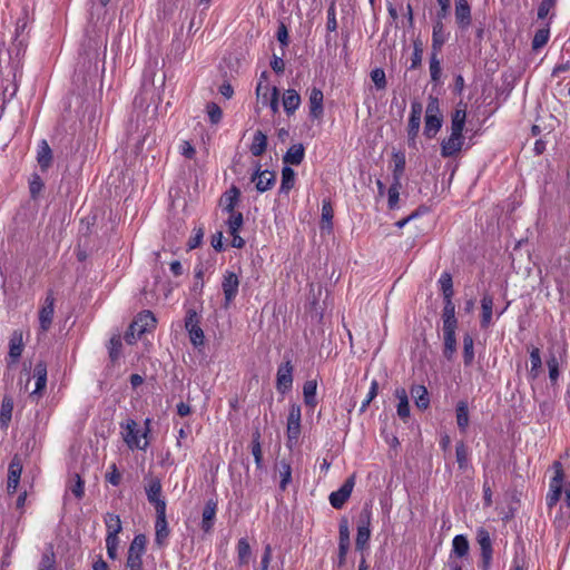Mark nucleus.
<instances>
[{
  "label": "nucleus",
  "mask_w": 570,
  "mask_h": 570,
  "mask_svg": "<svg viewBox=\"0 0 570 570\" xmlns=\"http://www.w3.org/2000/svg\"><path fill=\"white\" fill-rule=\"evenodd\" d=\"M553 476L549 483V491L546 497L547 505L552 509L560 501L562 493L566 497V505L561 507L562 517L559 521V527H562L570 520V483L564 482V473L562 464L556 461L552 464Z\"/></svg>",
  "instance_id": "nucleus-1"
},
{
  "label": "nucleus",
  "mask_w": 570,
  "mask_h": 570,
  "mask_svg": "<svg viewBox=\"0 0 570 570\" xmlns=\"http://www.w3.org/2000/svg\"><path fill=\"white\" fill-rule=\"evenodd\" d=\"M442 333H443V355L449 361L453 358L456 352V338H455V330L458 326V321L455 317V306L452 302V298H444V307L442 313Z\"/></svg>",
  "instance_id": "nucleus-2"
},
{
  "label": "nucleus",
  "mask_w": 570,
  "mask_h": 570,
  "mask_svg": "<svg viewBox=\"0 0 570 570\" xmlns=\"http://www.w3.org/2000/svg\"><path fill=\"white\" fill-rule=\"evenodd\" d=\"M451 129L450 137L441 144V155L443 157H451L461 150L463 144V115H461L460 109H456L453 116Z\"/></svg>",
  "instance_id": "nucleus-3"
},
{
  "label": "nucleus",
  "mask_w": 570,
  "mask_h": 570,
  "mask_svg": "<svg viewBox=\"0 0 570 570\" xmlns=\"http://www.w3.org/2000/svg\"><path fill=\"white\" fill-rule=\"evenodd\" d=\"M149 423H150V420L147 419L145 421L146 429L142 433H140V431L138 429V424L134 419H128V420H126L125 423L120 424V426L122 429L124 441L130 450H135V449L146 450L147 449L148 442L145 441L141 444L140 441H141V439L147 438V434L149 432Z\"/></svg>",
  "instance_id": "nucleus-4"
},
{
  "label": "nucleus",
  "mask_w": 570,
  "mask_h": 570,
  "mask_svg": "<svg viewBox=\"0 0 570 570\" xmlns=\"http://www.w3.org/2000/svg\"><path fill=\"white\" fill-rule=\"evenodd\" d=\"M147 538L136 534L129 546L126 567L128 570H144L142 556L146 552Z\"/></svg>",
  "instance_id": "nucleus-5"
},
{
  "label": "nucleus",
  "mask_w": 570,
  "mask_h": 570,
  "mask_svg": "<svg viewBox=\"0 0 570 570\" xmlns=\"http://www.w3.org/2000/svg\"><path fill=\"white\" fill-rule=\"evenodd\" d=\"M442 126V115L440 112L439 99L430 96L425 110L424 135L428 138L434 137Z\"/></svg>",
  "instance_id": "nucleus-6"
},
{
  "label": "nucleus",
  "mask_w": 570,
  "mask_h": 570,
  "mask_svg": "<svg viewBox=\"0 0 570 570\" xmlns=\"http://www.w3.org/2000/svg\"><path fill=\"white\" fill-rule=\"evenodd\" d=\"M302 409L298 404H291L288 409L287 423H286V436L287 446L292 448L298 442L301 436L302 426Z\"/></svg>",
  "instance_id": "nucleus-7"
},
{
  "label": "nucleus",
  "mask_w": 570,
  "mask_h": 570,
  "mask_svg": "<svg viewBox=\"0 0 570 570\" xmlns=\"http://www.w3.org/2000/svg\"><path fill=\"white\" fill-rule=\"evenodd\" d=\"M185 328L188 332L190 343L194 347L199 348L204 346L205 334L200 327V317L194 309H188L185 318Z\"/></svg>",
  "instance_id": "nucleus-8"
},
{
  "label": "nucleus",
  "mask_w": 570,
  "mask_h": 570,
  "mask_svg": "<svg viewBox=\"0 0 570 570\" xmlns=\"http://www.w3.org/2000/svg\"><path fill=\"white\" fill-rule=\"evenodd\" d=\"M55 303L56 298L53 295V291L49 289L47 295L41 304L39 309L38 318H39V327L42 333L49 331L52 325L53 315H55Z\"/></svg>",
  "instance_id": "nucleus-9"
},
{
  "label": "nucleus",
  "mask_w": 570,
  "mask_h": 570,
  "mask_svg": "<svg viewBox=\"0 0 570 570\" xmlns=\"http://www.w3.org/2000/svg\"><path fill=\"white\" fill-rule=\"evenodd\" d=\"M239 288V278L236 273L225 271L222 279V291L224 294V307L228 308L235 301Z\"/></svg>",
  "instance_id": "nucleus-10"
},
{
  "label": "nucleus",
  "mask_w": 570,
  "mask_h": 570,
  "mask_svg": "<svg viewBox=\"0 0 570 570\" xmlns=\"http://www.w3.org/2000/svg\"><path fill=\"white\" fill-rule=\"evenodd\" d=\"M355 485V474L348 476L338 490L333 491L330 497V503L334 509H342L350 499Z\"/></svg>",
  "instance_id": "nucleus-11"
},
{
  "label": "nucleus",
  "mask_w": 570,
  "mask_h": 570,
  "mask_svg": "<svg viewBox=\"0 0 570 570\" xmlns=\"http://www.w3.org/2000/svg\"><path fill=\"white\" fill-rule=\"evenodd\" d=\"M261 167V164L256 163L255 171L253 173L250 180L255 184L257 191L265 193L275 185L276 174L268 169L262 170Z\"/></svg>",
  "instance_id": "nucleus-12"
},
{
  "label": "nucleus",
  "mask_w": 570,
  "mask_h": 570,
  "mask_svg": "<svg viewBox=\"0 0 570 570\" xmlns=\"http://www.w3.org/2000/svg\"><path fill=\"white\" fill-rule=\"evenodd\" d=\"M146 495L148 501L154 505L156 513L166 512V501L161 495V482L158 478H154L146 487Z\"/></svg>",
  "instance_id": "nucleus-13"
},
{
  "label": "nucleus",
  "mask_w": 570,
  "mask_h": 570,
  "mask_svg": "<svg viewBox=\"0 0 570 570\" xmlns=\"http://www.w3.org/2000/svg\"><path fill=\"white\" fill-rule=\"evenodd\" d=\"M24 348L23 333L21 330H16L9 340V353L7 364L9 367L16 365L22 355Z\"/></svg>",
  "instance_id": "nucleus-14"
},
{
  "label": "nucleus",
  "mask_w": 570,
  "mask_h": 570,
  "mask_svg": "<svg viewBox=\"0 0 570 570\" xmlns=\"http://www.w3.org/2000/svg\"><path fill=\"white\" fill-rule=\"evenodd\" d=\"M293 365L291 361L282 363L277 368L276 389L281 393H286L292 389L293 384Z\"/></svg>",
  "instance_id": "nucleus-15"
},
{
  "label": "nucleus",
  "mask_w": 570,
  "mask_h": 570,
  "mask_svg": "<svg viewBox=\"0 0 570 570\" xmlns=\"http://www.w3.org/2000/svg\"><path fill=\"white\" fill-rule=\"evenodd\" d=\"M156 317L150 311L140 312L130 324V330L136 331L138 336L156 327Z\"/></svg>",
  "instance_id": "nucleus-16"
},
{
  "label": "nucleus",
  "mask_w": 570,
  "mask_h": 570,
  "mask_svg": "<svg viewBox=\"0 0 570 570\" xmlns=\"http://www.w3.org/2000/svg\"><path fill=\"white\" fill-rule=\"evenodd\" d=\"M463 567V534H458L453 539V550L445 564L446 570H462Z\"/></svg>",
  "instance_id": "nucleus-17"
},
{
  "label": "nucleus",
  "mask_w": 570,
  "mask_h": 570,
  "mask_svg": "<svg viewBox=\"0 0 570 570\" xmlns=\"http://www.w3.org/2000/svg\"><path fill=\"white\" fill-rule=\"evenodd\" d=\"M476 540L481 549L482 569L488 570L492 559V542L489 532L484 529H479Z\"/></svg>",
  "instance_id": "nucleus-18"
},
{
  "label": "nucleus",
  "mask_w": 570,
  "mask_h": 570,
  "mask_svg": "<svg viewBox=\"0 0 570 570\" xmlns=\"http://www.w3.org/2000/svg\"><path fill=\"white\" fill-rule=\"evenodd\" d=\"M33 377L36 379V387L30 393V397L38 401L47 386V365L45 362H38L33 368Z\"/></svg>",
  "instance_id": "nucleus-19"
},
{
  "label": "nucleus",
  "mask_w": 570,
  "mask_h": 570,
  "mask_svg": "<svg viewBox=\"0 0 570 570\" xmlns=\"http://www.w3.org/2000/svg\"><path fill=\"white\" fill-rule=\"evenodd\" d=\"M168 535L169 529L166 519V512H158L156 513L155 522V543L158 547H164L166 544Z\"/></svg>",
  "instance_id": "nucleus-20"
},
{
  "label": "nucleus",
  "mask_w": 570,
  "mask_h": 570,
  "mask_svg": "<svg viewBox=\"0 0 570 570\" xmlns=\"http://www.w3.org/2000/svg\"><path fill=\"white\" fill-rule=\"evenodd\" d=\"M323 100L324 95L321 89L318 88H312L309 91L308 97V105H309V116L313 119H318L323 116L324 108H323Z\"/></svg>",
  "instance_id": "nucleus-21"
},
{
  "label": "nucleus",
  "mask_w": 570,
  "mask_h": 570,
  "mask_svg": "<svg viewBox=\"0 0 570 570\" xmlns=\"http://www.w3.org/2000/svg\"><path fill=\"white\" fill-rule=\"evenodd\" d=\"M394 396L397 400L396 413L397 416L403 421L407 422L410 417V403L409 395L404 387H397L394 391Z\"/></svg>",
  "instance_id": "nucleus-22"
},
{
  "label": "nucleus",
  "mask_w": 570,
  "mask_h": 570,
  "mask_svg": "<svg viewBox=\"0 0 570 570\" xmlns=\"http://www.w3.org/2000/svg\"><path fill=\"white\" fill-rule=\"evenodd\" d=\"M107 534L106 539H118V534L122 531L120 517L116 513L107 512L104 517Z\"/></svg>",
  "instance_id": "nucleus-23"
},
{
  "label": "nucleus",
  "mask_w": 570,
  "mask_h": 570,
  "mask_svg": "<svg viewBox=\"0 0 570 570\" xmlns=\"http://www.w3.org/2000/svg\"><path fill=\"white\" fill-rule=\"evenodd\" d=\"M217 511V502L208 500L204 507L202 514V530L204 532L212 531Z\"/></svg>",
  "instance_id": "nucleus-24"
},
{
  "label": "nucleus",
  "mask_w": 570,
  "mask_h": 570,
  "mask_svg": "<svg viewBox=\"0 0 570 570\" xmlns=\"http://www.w3.org/2000/svg\"><path fill=\"white\" fill-rule=\"evenodd\" d=\"M22 472V465L19 461L12 460L9 464L8 469V482H7V490L8 493H14L18 489L19 482H20V475Z\"/></svg>",
  "instance_id": "nucleus-25"
},
{
  "label": "nucleus",
  "mask_w": 570,
  "mask_h": 570,
  "mask_svg": "<svg viewBox=\"0 0 570 570\" xmlns=\"http://www.w3.org/2000/svg\"><path fill=\"white\" fill-rule=\"evenodd\" d=\"M305 148L302 144L292 145L285 155L283 156V161L286 165L298 166L304 160Z\"/></svg>",
  "instance_id": "nucleus-26"
},
{
  "label": "nucleus",
  "mask_w": 570,
  "mask_h": 570,
  "mask_svg": "<svg viewBox=\"0 0 570 570\" xmlns=\"http://www.w3.org/2000/svg\"><path fill=\"white\" fill-rule=\"evenodd\" d=\"M410 393L414 400L415 406L419 410L424 411L429 407L430 396L424 385H412Z\"/></svg>",
  "instance_id": "nucleus-27"
},
{
  "label": "nucleus",
  "mask_w": 570,
  "mask_h": 570,
  "mask_svg": "<svg viewBox=\"0 0 570 570\" xmlns=\"http://www.w3.org/2000/svg\"><path fill=\"white\" fill-rule=\"evenodd\" d=\"M301 106V96L295 89H287L283 94V107L287 115H293Z\"/></svg>",
  "instance_id": "nucleus-28"
},
{
  "label": "nucleus",
  "mask_w": 570,
  "mask_h": 570,
  "mask_svg": "<svg viewBox=\"0 0 570 570\" xmlns=\"http://www.w3.org/2000/svg\"><path fill=\"white\" fill-rule=\"evenodd\" d=\"M37 161L41 170L46 171L52 163V151L47 140H41L38 146Z\"/></svg>",
  "instance_id": "nucleus-29"
},
{
  "label": "nucleus",
  "mask_w": 570,
  "mask_h": 570,
  "mask_svg": "<svg viewBox=\"0 0 570 570\" xmlns=\"http://www.w3.org/2000/svg\"><path fill=\"white\" fill-rule=\"evenodd\" d=\"M13 399L4 395L0 407V428L7 430L12 417Z\"/></svg>",
  "instance_id": "nucleus-30"
},
{
  "label": "nucleus",
  "mask_w": 570,
  "mask_h": 570,
  "mask_svg": "<svg viewBox=\"0 0 570 570\" xmlns=\"http://www.w3.org/2000/svg\"><path fill=\"white\" fill-rule=\"evenodd\" d=\"M239 195H240V191L235 186H233L227 191H225L220 199V203L223 205V210L226 213L235 212V207L238 203Z\"/></svg>",
  "instance_id": "nucleus-31"
},
{
  "label": "nucleus",
  "mask_w": 570,
  "mask_h": 570,
  "mask_svg": "<svg viewBox=\"0 0 570 570\" xmlns=\"http://www.w3.org/2000/svg\"><path fill=\"white\" fill-rule=\"evenodd\" d=\"M266 148L267 136L261 130L255 131L252 145L249 147L252 155L256 157L262 156L266 151Z\"/></svg>",
  "instance_id": "nucleus-32"
},
{
  "label": "nucleus",
  "mask_w": 570,
  "mask_h": 570,
  "mask_svg": "<svg viewBox=\"0 0 570 570\" xmlns=\"http://www.w3.org/2000/svg\"><path fill=\"white\" fill-rule=\"evenodd\" d=\"M550 38V22H546L541 28H539L533 36L532 39V49L539 50L543 48Z\"/></svg>",
  "instance_id": "nucleus-33"
},
{
  "label": "nucleus",
  "mask_w": 570,
  "mask_h": 570,
  "mask_svg": "<svg viewBox=\"0 0 570 570\" xmlns=\"http://www.w3.org/2000/svg\"><path fill=\"white\" fill-rule=\"evenodd\" d=\"M295 184V171L289 166H284L282 169V181L279 186V194H288Z\"/></svg>",
  "instance_id": "nucleus-34"
},
{
  "label": "nucleus",
  "mask_w": 570,
  "mask_h": 570,
  "mask_svg": "<svg viewBox=\"0 0 570 570\" xmlns=\"http://www.w3.org/2000/svg\"><path fill=\"white\" fill-rule=\"evenodd\" d=\"M316 390L317 382L315 380H309L304 383L303 386V395L304 402L306 405L314 407L316 405Z\"/></svg>",
  "instance_id": "nucleus-35"
},
{
  "label": "nucleus",
  "mask_w": 570,
  "mask_h": 570,
  "mask_svg": "<svg viewBox=\"0 0 570 570\" xmlns=\"http://www.w3.org/2000/svg\"><path fill=\"white\" fill-rule=\"evenodd\" d=\"M252 556V549L246 538H242L237 543V561L239 566L248 564Z\"/></svg>",
  "instance_id": "nucleus-36"
},
{
  "label": "nucleus",
  "mask_w": 570,
  "mask_h": 570,
  "mask_svg": "<svg viewBox=\"0 0 570 570\" xmlns=\"http://www.w3.org/2000/svg\"><path fill=\"white\" fill-rule=\"evenodd\" d=\"M333 216H334V210H333L331 200L324 199L322 203V218H321L322 229H325V228L327 230L332 229Z\"/></svg>",
  "instance_id": "nucleus-37"
},
{
  "label": "nucleus",
  "mask_w": 570,
  "mask_h": 570,
  "mask_svg": "<svg viewBox=\"0 0 570 570\" xmlns=\"http://www.w3.org/2000/svg\"><path fill=\"white\" fill-rule=\"evenodd\" d=\"M38 570H56V556L51 544L42 553Z\"/></svg>",
  "instance_id": "nucleus-38"
},
{
  "label": "nucleus",
  "mask_w": 570,
  "mask_h": 570,
  "mask_svg": "<svg viewBox=\"0 0 570 570\" xmlns=\"http://www.w3.org/2000/svg\"><path fill=\"white\" fill-rule=\"evenodd\" d=\"M481 307H482L481 325H482V327H488L492 322V308H493L492 297L484 296L481 301Z\"/></svg>",
  "instance_id": "nucleus-39"
},
{
  "label": "nucleus",
  "mask_w": 570,
  "mask_h": 570,
  "mask_svg": "<svg viewBox=\"0 0 570 570\" xmlns=\"http://www.w3.org/2000/svg\"><path fill=\"white\" fill-rule=\"evenodd\" d=\"M530 362H531V367L529 371V376L532 380H535L540 374V370H541V365H542L540 350L538 347H533L530 351Z\"/></svg>",
  "instance_id": "nucleus-40"
},
{
  "label": "nucleus",
  "mask_w": 570,
  "mask_h": 570,
  "mask_svg": "<svg viewBox=\"0 0 570 570\" xmlns=\"http://www.w3.org/2000/svg\"><path fill=\"white\" fill-rule=\"evenodd\" d=\"M278 471L281 476L279 489L285 491L287 485L292 482V466L286 461H281L278 464Z\"/></svg>",
  "instance_id": "nucleus-41"
},
{
  "label": "nucleus",
  "mask_w": 570,
  "mask_h": 570,
  "mask_svg": "<svg viewBox=\"0 0 570 570\" xmlns=\"http://www.w3.org/2000/svg\"><path fill=\"white\" fill-rule=\"evenodd\" d=\"M252 454L254 456L257 468H262L263 453H262V445H261V433L258 430H256L252 435Z\"/></svg>",
  "instance_id": "nucleus-42"
},
{
  "label": "nucleus",
  "mask_w": 570,
  "mask_h": 570,
  "mask_svg": "<svg viewBox=\"0 0 570 570\" xmlns=\"http://www.w3.org/2000/svg\"><path fill=\"white\" fill-rule=\"evenodd\" d=\"M561 361H562L561 357L559 358L556 354H552V353L549 355V358L547 361V365L549 368V379L552 384H556L559 380V376H560L559 366H560Z\"/></svg>",
  "instance_id": "nucleus-43"
},
{
  "label": "nucleus",
  "mask_w": 570,
  "mask_h": 570,
  "mask_svg": "<svg viewBox=\"0 0 570 570\" xmlns=\"http://www.w3.org/2000/svg\"><path fill=\"white\" fill-rule=\"evenodd\" d=\"M394 169H393V181H401L405 169V155L403 153H394Z\"/></svg>",
  "instance_id": "nucleus-44"
},
{
  "label": "nucleus",
  "mask_w": 570,
  "mask_h": 570,
  "mask_svg": "<svg viewBox=\"0 0 570 570\" xmlns=\"http://www.w3.org/2000/svg\"><path fill=\"white\" fill-rule=\"evenodd\" d=\"M439 285L443 293L444 298H452L453 296V282L452 276L448 272H443L439 278Z\"/></svg>",
  "instance_id": "nucleus-45"
},
{
  "label": "nucleus",
  "mask_w": 570,
  "mask_h": 570,
  "mask_svg": "<svg viewBox=\"0 0 570 570\" xmlns=\"http://www.w3.org/2000/svg\"><path fill=\"white\" fill-rule=\"evenodd\" d=\"M228 214H229V217L226 222V224L228 226V233L234 234L236 232H239V229L242 228V226L244 224L243 214L239 212H232Z\"/></svg>",
  "instance_id": "nucleus-46"
},
{
  "label": "nucleus",
  "mask_w": 570,
  "mask_h": 570,
  "mask_svg": "<svg viewBox=\"0 0 570 570\" xmlns=\"http://www.w3.org/2000/svg\"><path fill=\"white\" fill-rule=\"evenodd\" d=\"M206 112L212 125H217L223 118V110L216 102L206 105Z\"/></svg>",
  "instance_id": "nucleus-47"
},
{
  "label": "nucleus",
  "mask_w": 570,
  "mask_h": 570,
  "mask_svg": "<svg viewBox=\"0 0 570 570\" xmlns=\"http://www.w3.org/2000/svg\"><path fill=\"white\" fill-rule=\"evenodd\" d=\"M372 522V510L368 505H365L358 515L357 530H370Z\"/></svg>",
  "instance_id": "nucleus-48"
},
{
  "label": "nucleus",
  "mask_w": 570,
  "mask_h": 570,
  "mask_svg": "<svg viewBox=\"0 0 570 570\" xmlns=\"http://www.w3.org/2000/svg\"><path fill=\"white\" fill-rule=\"evenodd\" d=\"M371 79L374 82L377 90H383L386 88V77L385 72L382 68H375L371 71Z\"/></svg>",
  "instance_id": "nucleus-49"
},
{
  "label": "nucleus",
  "mask_w": 570,
  "mask_h": 570,
  "mask_svg": "<svg viewBox=\"0 0 570 570\" xmlns=\"http://www.w3.org/2000/svg\"><path fill=\"white\" fill-rule=\"evenodd\" d=\"M401 181H393L387 190L389 195V207L394 209L397 206L400 197Z\"/></svg>",
  "instance_id": "nucleus-50"
},
{
  "label": "nucleus",
  "mask_w": 570,
  "mask_h": 570,
  "mask_svg": "<svg viewBox=\"0 0 570 570\" xmlns=\"http://www.w3.org/2000/svg\"><path fill=\"white\" fill-rule=\"evenodd\" d=\"M371 538V529L370 530H357L356 539H355V548L358 551H363L368 547V541Z\"/></svg>",
  "instance_id": "nucleus-51"
},
{
  "label": "nucleus",
  "mask_w": 570,
  "mask_h": 570,
  "mask_svg": "<svg viewBox=\"0 0 570 570\" xmlns=\"http://www.w3.org/2000/svg\"><path fill=\"white\" fill-rule=\"evenodd\" d=\"M423 48L422 42L416 40L413 43L410 69H416L422 62Z\"/></svg>",
  "instance_id": "nucleus-52"
},
{
  "label": "nucleus",
  "mask_w": 570,
  "mask_h": 570,
  "mask_svg": "<svg viewBox=\"0 0 570 570\" xmlns=\"http://www.w3.org/2000/svg\"><path fill=\"white\" fill-rule=\"evenodd\" d=\"M377 393H379V382L376 380H373L371 382L368 393H367L365 400L361 404V407H360L361 412H364L366 410V407L370 405V403L376 397Z\"/></svg>",
  "instance_id": "nucleus-53"
},
{
  "label": "nucleus",
  "mask_w": 570,
  "mask_h": 570,
  "mask_svg": "<svg viewBox=\"0 0 570 570\" xmlns=\"http://www.w3.org/2000/svg\"><path fill=\"white\" fill-rule=\"evenodd\" d=\"M421 126V119L410 117L409 118V126H407V137L409 141L415 142V138L417 137L419 130Z\"/></svg>",
  "instance_id": "nucleus-54"
},
{
  "label": "nucleus",
  "mask_w": 570,
  "mask_h": 570,
  "mask_svg": "<svg viewBox=\"0 0 570 570\" xmlns=\"http://www.w3.org/2000/svg\"><path fill=\"white\" fill-rule=\"evenodd\" d=\"M73 479L75 483L69 489L77 499H81L85 494V482L78 473L73 475Z\"/></svg>",
  "instance_id": "nucleus-55"
},
{
  "label": "nucleus",
  "mask_w": 570,
  "mask_h": 570,
  "mask_svg": "<svg viewBox=\"0 0 570 570\" xmlns=\"http://www.w3.org/2000/svg\"><path fill=\"white\" fill-rule=\"evenodd\" d=\"M106 481L112 484L114 487H118L121 481V474L115 463L110 464L109 471L105 475Z\"/></svg>",
  "instance_id": "nucleus-56"
},
{
  "label": "nucleus",
  "mask_w": 570,
  "mask_h": 570,
  "mask_svg": "<svg viewBox=\"0 0 570 570\" xmlns=\"http://www.w3.org/2000/svg\"><path fill=\"white\" fill-rule=\"evenodd\" d=\"M554 6L556 0H542L538 8V19L546 20Z\"/></svg>",
  "instance_id": "nucleus-57"
},
{
  "label": "nucleus",
  "mask_w": 570,
  "mask_h": 570,
  "mask_svg": "<svg viewBox=\"0 0 570 570\" xmlns=\"http://www.w3.org/2000/svg\"><path fill=\"white\" fill-rule=\"evenodd\" d=\"M326 29L330 32H333L337 29L336 9L334 3H332L327 9Z\"/></svg>",
  "instance_id": "nucleus-58"
},
{
  "label": "nucleus",
  "mask_w": 570,
  "mask_h": 570,
  "mask_svg": "<svg viewBox=\"0 0 570 570\" xmlns=\"http://www.w3.org/2000/svg\"><path fill=\"white\" fill-rule=\"evenodd\" d=\"M121 340L119 336H114L109 341V355L111 360H116L121 351Z\"/></svg>",
  "instance_id": "nucleus-59"
},
{
  "label": "nucleus",
  "mask_w": 570,
  "mask_h": 570,
  "mask_svg": "<svg viewBox=\"0 0 570 570\" xmlns=\"http://www.w3.org/2000/svg\"><path fill=\"white\" fill-rule=\"evenodd\" d=\"M42 187L43 181L41 177L37 174L32 175V178L29 181V189L33 198L41 191Z\"/></svg>",
  "instance_id": "nucleus-60"
},
{
  "label": "nucleus",
  "mask_w": 570,
  "mask_h": 570,
  "mask_svg": "<svg viewBox=\"0 0 570 570\" xmlns=\"http://www.w3.org/2000/svg\"><path fill=\"white\" fill-rule=\"evenodd\" d=\"M430 73L432 81L436 82L441 76V66L435 55H432L430 59Z\"/></svg>",
  "instance_id": "nucleus-61"
},
{
  "label": "nucleus",
  "mask_w": 570,
  "mask_h": 570,
  "mask_svg": "<svg viewBox=\"0 0 570 570\" xmlns=\"http://www.w3.org/2000/svg\"><path fill=\"white\" fill-rule=\"evenodd\" d=\"M266 106H269L273 115H276L279 111V92L276 87H272L269 101Z\"/></svg>",
  "instance_id": "nucleus-62"
},
{
  "label": "nucleus",
  "mask_w": 570,
  "mask_h": 570,
  "mask_svg": "<svg viewBox=\"0 0 570 570\" xmlns=\"http://www.w3.org/2000/svg\"><path fill=\"white\" fill-rule=\"evenodd\" d=\"M266 90L272 91V87H269V85L267 83V73L266 71H264L261 75L259 81L257 82L256 86V96L261 97Z\"/></svg>",
  "instance_id": "nucleus-63"
},
{
  "label": "nucleus",
  "mask_w": 570,
  "mask_h": 570,
  "mask_svg": "<svg viewBox=\"0 0 570 570\" xmlns=\"http://www.w3.org/2000/svg\"><path fill=\"white\" fill-rule=\"evenodd\" d=\"M118 544L119 539H106L107 554L112 560L117 558Z\"/></svg>",
  "instance_id": "nucleus-64"
}]
</instances>
